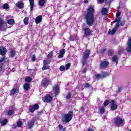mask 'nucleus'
<instances>
[{"mask_svg": "<svg viewBox=\"0 0 131 131\" xmlns=\"http://www.w3.org/2000/svg\"><path fill=\"white\" fill-rule=\"evenodd\" d=\"M6 54H7V48L4 47H0V55L1 56H6Z\"/></svg>", "mask_w": 131, "mask_h": 131, "instance_id": "nucleus-12", "label": "nucleus"}, {"mask_svg": "<svg viewBox=\"0 0 131 131\" xmlns=\"http://www.w3.org/2000/svg\"><path fill=\"white\" fill-rule=\"evenodd\" d=\"M121 15V12L118 11V13L116 14V17H119Z\"/></svg>", "mask_w": 131, "mask_h": 131, "instance_id": "nucleus-58", "label": "nucleus"}, {"mask_svg": "<svg viewBox=\"0 0 131 131\" xmlns=\"http://www.w3.org/2000/svg\"><path fill=\"white\" fill-rule=\"evenodd\" d=\"M124 24H125V20H123L122 21H121L120 24L121 26H123V25H124Z\"/></svg>", "mask_w": 131, "mask_h": 131, "instance_id": "nucleus-54", "label": "nucleus"}, {"mask_svg": "<svg viewBox=\"0 0 131 131\" xmlns=\"http://www.w3.org/2000/svg\"><path fill=\"white\" fill-rule=\"evenodd\" d=\"M19 93V89L13 88L11 90V92L10 93V96H14L16 94Z\"/></svg>", "mask_w": 131, "mask_h": 131, "instance_id": "nucleus-17", "label": "nucleus"}, {"mask_svg": "<svg viewBox=\"0 0 131 131\" xmlns=\"http://www.w3.org/2000/svg\"><path fill=\"white\" fill-rule=\"evenodd\" d=\"M99 112L101 114H104V113H105V107L102 106L99 108Z\"/></svg>", "mask_w": 131, "mask_h": 131, "instance_id": "nucleus-36", "label": "nucleus"}, {"mask_svg": "<svg viewBox=\"0 0 131 131\" xmlns=\"http://www.w3.org/2000/svg\"><path fill=\"white\" fill-rule=\"evenodd\" d=\"M66 68H65V66H61L59 68V70L60 71H65V70H66Z\"/></svg>", "mask_w": 131, "mask_h": 131, "instance_id": "nucleus-45", "label": "nucleus"}, {"mask_svg": "<svg viewBox=\"0 0 131 131\" xmlns=\"http://www.w3.org/2000/svg\"><path fill=\"white\" fill-rule=\"evenodd\" d=\"M122 90V87L119 86L118 87V93H120Z\"/></svg>", "mask_w": 131, "mask_h": 131, "instance_id": "nucleus-56", "label": "nucleus"}, {"mask_svg": "<svg viewBox=\"0 0 131 131\" xmlns=\"http://www.w3.org/2000/svg\"><path fill=\"white\" fill-rule=\"evenodd\" d=\"M116 30H117L116 29V28L113 29L112 31H111V29H110L108 31V34H112V35H113L115 34V32H116Z\"/></svg>", "mask_w": 131, "mask_h": 131, "instance_id": "nucleus-25", "label": "nucleus"}, {"mask_svg": "<svg viewBox=\"0 0 131 131\" xmlns=\"http://www.w3.org/2000/svg\"><path fill=\"white\" fill-rule=\"evenodd\" d=\"M53 92H54L55 96H58L60 94V86L58 84H56L53 88Z\"/></svg>", "mask_w": 131, "mask_h": 131, "instance_id": "nucleus-10", "label": "nucleus"}, {"mask_svg": "<svg viewBox=\"0 0 131 131\" xmlns=\"http://www.w3.org/2000/svg\"><path fill=\"white\" fill-rule=\"evenodd\" d=\"M86 71H88V69H86V68H84L83 69L82 73L84 74L86 73Z\"/></svg>", "mask_w": 131, "mask_h": 131, "instance_id": "nucleus-53", "label": "nucleus"}, {"mask_svg": "<svg viewBox=\"0 0 131 131\" xmlns=\"http://www.w3.org/2000/svg\"><path fill=\"white\" fill-rule=\"evenodd\" d=\"M111 2H112V0H105V5L110 6V4H111Z\"/></svg>", "mask_w": 131, "mask_h": 131, "instance_id": "nucleus-48", "label": "nucleus"}, {"mask_svg": "<svg viewBox=\"0 0 131 131\" xmlns=\"http://www.w3.org/2000/svg\"><path fill=\"white\" fill-rule=\"evenodd\" d=\"M109 104H110V101L109 100H105V101L103 103V105L105 106H108V105H109Z\"/></svg>", "mask_w": 131, "mask_h": 131, "instance_id": "nucleus-39", "label": "nucleus"}, {"mask_svg": "<svg viewBox=\"0 0 131 131\" xmlns=\"http://www.w3.org/2000/svg\"><path fill=\"white\" fill-rule=\"evenodd\" d=\"M73 117V111H71L68 112V114H65L63 115L62 122H65V123H68L72 120Z\"/></svg>", "mask_w": 131, "mask_h": 131, "instance_id": "nucleus-3", "label": "nucleus"}, {"mask_svg": "<svg viewBox=\"0 0 131 131\" xmlns=\"http://www.w3.org/2000/svg\"><path fill=\"white\" fill-rule=\"evenodd\" d=\"M31 58L32 62H35V60H36L35 54L31 55Z\"/></svg>", "mask_w": 131, "mask_h": 131, "instance_id": "nucleus-40", "label": "nucleus"}, {"mask_svg": "<svg viewBox=\"0 0 131 131\" xmlns=\"http://www.w3.org/2000/svg\"><path fill=\"white\" fill-rule=\"evenodd\" d=\"M126 51L128 53H131V38L128 39Z\"/></svg>", "mask_w": 131, "mask_h": 131, "instance_id": "nucleus-15", "label": "nucleus"}, {"mask_svg": "<svg viewBox=\"0 0 131 131\" xmlns=\"http://www.w3.org/2000/svg\"><path fill=\"white\" fill-rule=\"evenodd\" d=\"M96 78L97 80H99V79H102L103 78L102 77V74H97L95 75Z\"/></svg>", "mask_w": 131, "mask_h": 131, "instance_id": "nucleus-33", "label": "nucleus"}, {"mask_svg": "<svg viewBox=\"0 0 131 131\" xmlns=\"http://www.w3.org/2000/svg\"><path fill=\"white\" fill-rule=\"evenodd\" d=\"M66 53V50L65 49H61L59 52L60 54H61L62 55H64Z\"/></svg>", "mask_w": 131, "mask_h": 131, "instance_id": "nucleus-52", "label": "nucleus"}, {"mask_svg": "<svg viewBox=\"0 0 131 131\" xmlns=\"http://www.w3.org/2000/svg\"><path fill=\"white\" fill-rule=\"evenodd\" d=\"M84 4H88L89 3V1L85 0L84 1Z\"/></svg>", "mask_w": 131, "mask_h": 131, "instance_id": "nucleus-63", "label": "nucleus"}, {"mask_svg": "<svg viewBox=\"0 0 131 131\" xmlns=\"http://www.w3.org/2000/svg\"><path fill=\"white\" fill-rule=\"evenodd\" d=\"M70 66H71V63H68L66 65V70H68L70 69Z\"/></svg>", "mask_w": 131, "mask_h": 131, "instance_id": "nucleus-44", "label": "nucleus"}, {"mask_svg": "<svg viewBox=\"0 0 131 131\" xmlns=\"http://www.w3.org/2000/svg\"><path fill=\"white\" fill-rule=\"evenodd\" d=\"M102 15H107L108 14V9L106 8H103L102 10Z\"/></svg>", "mask_w": 131, "mask_h": 131, "instance_id": "nucleus-28", "label": "nucleus"}, {"mask_svg": "<svg viewBox=\"0 0 131 131\" xmlns=\"http://www.w3.org/2000/svg\"><path fill=\"white\" fill-rule=\"evenodd\" d=\"M118 108V105L115 103L114 100H111V110L112 111H115Z\"/></svg>", "mask_w": 131, "mask_h": 131, "instance_id": "nucleus-8", "label": "nucleus"}, {"mask_svg": "<svg viewBox=\"0 0 131 131\" xmlns=\"http://www.w3.org/2000/svg\"><path fill=\"white\" fill-rule=\"evenodd\" d=\"M24 89L25 91H29L30 90V83H25L24 84Z\"/></svg>", "mask_w": 131, "mask_h": 131, "instance_id": "nucleus-24", "label": "nucleus"}, {"mask_svg": "<svg viewBox=\"0 0 131 131\" xmlns=\"http://www.w3.org/2000/svg\"><path fill=\"white\" fill-rule=\"evenodd\" d=\"M113 62H115L116 64H118V57L117 55H115L112 58Z\"/></svg>", "mask_w": 131, "mask_h": 131, "instance_id": "nucleus-26", "label": "nucleus"}, {"mask_svg": "<svg viewBox=\"0 0 131 131\" xmlns=\"http://www.w3.org/2000/svg\"><path fill=\"white\" fill-rule=\"evenodd\" d=\"M49 84H50V79L48 78L44 79L41 81V85L43 86V88H45L46 89V88H48L49 86Z\"/></svg>", "mask_w": 131, "mask_h": 131, "instance_id": "nucleus-9", "label": "nucleus"}, {"mask_svg": "<svg viewBox=\"0 0 131 131\" xmlns=\"http://www.w3.org/2000/svg\"><path fill=\"white\" fill-rule=\"evenodd\" d=\"M32 81V78L30 77H27L25 79V82L29 83V82H31Z\"/></svg>", "mask_w": 131, "mask_h": 131, "instance_id": "nucleus-32", "label": "nucleus"}, {"mask_svg": "<svg viewBox=\"0 0 131 131\" xmlns=\"http://www.w3.org/2000/svg\"><path fill=\"white\" fill-rule=\"evenodd\" d=\"M95 9L94 7L90 6L87 10V12L84 15V19L88 26H93L95 22Z\"/></svg>", "mask_w": 131, "mask_h": 131, "instance_id": "nucleus-1", "label": "nucleus"}, {"mask_svg": "<svg viewBox=\"0 0 131 131\" xmlns=\"http://www.w3.org/2000/svg\"><path fill=\"white\" fill-rule=\"evenodd\" d=\"M22 125H23V123H22L21 121H19L17 123V126L18 127H21V126H22Z\"/></svg>", "mask_w": 131, "mask_h": 131, "instance_id": "nucleus-42", "label": "nucleus"}, {"mask_svg": "<svg viewBox=\"0 0 131 131\" xmlns=\"http://www.w3.org/2000/svg\"><path fill=\"white\" fill-rule=\"evenodd\" d=\"M3 8L5 10H8L9 9V4H5L3 5Z\"/></svg>", "mask_w": 131, "mask_h": 131, "instance_id": "nucleus-43", "label": "nucleus"}, {"mask_svg": "<svg viewBox=\"0 0 131 131\" xmlns=\"http://www.w3.org/2000/svg\"><path fill=\"white\" fill-rule=\"evenodd\" d=\"M9 55L10 58H14V57L16 56V51H15V49H10Z\"/></svg>", "mask_w": 131, "mask_h": 131, "instance_id": "nucleus-14", "label": "nucleus"}, {"mask_svg": "<svg viewBox=\"0 0 131 131\" xmlns=\"http://www.w3.org/2000/svg\"><path fill=\"white\" fill-rule=\"evenodd\" d=\"M17 7L18 9H23L24 8V4L22 2L17 3Z\"/></svg>", "mask_w": 131, "mask_h": 131, "instance_id": "nucleus-27", "label": "nucleus"}, {"mask_svg": "<svg viewBox=\"0 0 131 131\" xmlns=\"http://www.w3.org/2000/svg\"><path fill=\"white\" fill-rule=\"evenodd\" d=\"M34 120H31L28 122V126L29 129H31L34 126Z\"/></svg>", "mask_w": 131, "mask_h": 131, "instance_id": "nucleus-16", "label": "nucleus"}, {"mask_svg": "<svg viewBox=\"0 0 131 131\" xmlns=\"http://www.w3.org/2000/svg\"><path fill=\"white\" fill-rule=\"evenodd\" d=\"M123 122H124V119H123L121 117L119 116H117L114 118V123L116 126L119 127L121 125H123Z\"/></svg>", "mask_w": 131, "mask_h": 131, "instance_id": "nucleus-4", "label": "nucleus"}, {"mask_svg": "<svg viewBox=\"0 0 131 131\" xmlns=\"http://www.w3.org/2000/svg\"><path fill=\"white\" fill-rule=\"evenodd\" d=\"M58 127L59 129H60V130H62V129H63V125L61 124H59V125L58 126Z\"/></svg>", "mask_w": 131, "mask_h": 131, "instance_id": "nucleus-59", "label": "nucleus"}, {"mask_svg": "<svg viewBox=\"0 0 131 131\" xmlns=\"http://www.w3.org/2000/svg\"><path fill=\"white\" fill-rule=\"evenodd\" d=\"M87 131H95V130H94V129H93V128L89 127V128H88Z\"/></svg>", "mask_w": 131, "mask_h": 131, "instance_id": "nucleus-60", "label": "nucleus"}, {"mask_svg": "<svg viewBox=\"0 0 131 131\" xmlns=\"http://www.w3.org/2000/svg\"><path fill=\"white\" fill-rule=\"evenodd\" d=\"M106 51H107V48H104L103 49H100L99 50V54H100V55H102V54H104Z\"/></svg>", "mask_w": 131, "mask_h": 131, "instance_id": "nucleus-38", "label": "nucleus"}, {"mask_svg": "<svg viewBox=\"0 0 131 131\" xmlns=\"http://www.w3.org/2000/svg\"><path fill=\"white\" fill-rule=\"evenodd\" d=\"M109 66V61L108 60L102 61L99 66V69H105Z\"/></svg>", "mask_w": 131, "mask_h": 131, "instance_id": "nucleus-6", "label": "nucleus"}, {"mask_svg": "<svg viewBox=\"0 0 131 131\" xmlns=\"http://www.w3.org/2000/svg\"><path fill=\"white\" fill-rule=\"evenodd\" d=\"M104 0H98V3H100V4H103L104 3Z\"/></svg>", "mask_w": 131, "mask_h": 131, "instance_id": "nucleus-62", "label": "nucleus"}, {"mask_svg": "<svg viewBox=\"0 0 131 131\" xmlns=\"http://www.w3.org/2000/svg\"><path fill=\"white\" fill-rule=\"evenodd\" d=\"M124 53V50H123V48L121 46H119L118 49V54L119 55H122Z\"/></svg>", "mask_w": 131, "mask_h": 131, "instance_id": "nucleus-21", "label": "nucleus"}, {"mask_svg": "<svg viewBox=\"0 0 131 131\" xmlns=\"http://www.w3.org/2000/svg\"><path fill=\"white\" fill-rule=\"evenodd\" d=\"M83 31H84V34L86 36H90L92 33V31H91V29L89 28L86 27L83 29Z\"/></svg>", "mask_w": 131, "mask_h": 131, "instance_id": "nucleus-13", "label": "nucleus"}, {"mask_svg": "<svg viewBox=\"0 0 131 131\" xmlns=\"http://www.w3.org/2000/svg\"><path fill=\"white\" fill-rule=\"evenodd\" d=\"M7 23L9 24V25H14V24H15V20H14L13 19H8Z\"/></svg>", "mask_w": 131, "mask_h": 131, "instance_id": "nucleus-31", "label": "nucleus"}, {"mask_svg": "<svg viewBox=\"0 0 131 131\" xmlns=\"http://www.w3.org/2000/svg\"><path fill=\"white\" fill-rule=\"evenodd\" d=\"M0 123L2 126H5V125H7V123H8V119L5 118L2 121L0 119Z\"/></svg>", "mask_w": 131, "mask_h": 131, "instance_id": "nucleus-20", "label": "nucleus"}, {"mask_svg": "<svg viewBox=\"0 0 131 131\" xmlns=\"http://www.w3.org/2000/svg\"><path fill=\"white\" fill-rule=\"evenodd\" d=\"M42 20V16L41 15H39L37 16L35 19L36 24H39V23L41 22Z\"/></svg>", "mask_w": 131, "mask_h": 131, "instance_id": "nucleus-19", "label": "nucleus"}, {"mask_svg": "<svg viewBox=\"0 0 131 131\" xmlns=\"http://www.w3.org/2000/svg\"><path fill=\"white\" fill-rule=\"evenodd\" d=\"M6 24V23L3 19L2 17H0V30H2V28H4V25Z\"/></svg>", "mask_w": 131, "mask_h": 131, "instance_id": "nucleus-23", "label": "nucleus"}, {"mask_svg": "<svg viewBox=\"0 0 131 131\" xmlns=\"http://www.w3.org/2000/svg\"><path fill=\"white\" fill-rule=\"evenodd\" d=\"M64 57V54H62L61 53H59V55H58L59 59H62Z\"/></svg>", "mask_w": 131, "mask_h": 131, "instance_id": "nucleus-55", "label": "nucleus"}, {"mask_svg": "<svg viewBox=\"0 0 131 131\" xmlns=\"http://www.w3.org/2000/svg\"><path fill=\"white\" fill-rule=\"evenodd\" d=\"M2 71H5V66L4 64L0 66V72H2Z\"/></svg>", "mask_w": 131, "mask_h": 131, "instance_id": "nucleus-49", "label": "nucleus"}, {"mask_svg": "<svg viewBox=\"0 0 131 131\" xmlns=\"http://www.w3.org/2000/svg\"><path fill=\"white\" fill-rule=\"evenodd\" d=\"M118 27H119V23H117L116 24V26L114 28H116V30H117V29H118Z\"/></svg>", "mask_w": 131, "mask_h": 131, "instance_id": "nucleus-57", "label": "nucleus"}, {"mask_svg": "<svg viewBox=\"0 0 131 131\" xmlns=\"http://www.w3.org/2000/svg\"><path fill=\"white\" fill-rule=\"evenodd\" d=\"M14 113V111L12 110H10L8 112V115H9V116H11V115H13Z\"/></svg>", "mask_w": 131, "mask_h": 131, "instance_id": "nucleus-41", "label": "nucleus"}, {"mask_svg": "<svg viewBox=\"0 0 131 131\" xmlns=\"http://www.w3.org/2000/svg\"><path fill=\"white\" fill-rule=\"evenodd\" d=\"M45 4H46V1H45V0L39 1V6L42 7L43 6H45Z\"/></svg>", "mask_w": 131, "mask_h": 131, "instance_id": "nucleus-35", "label": "nucleus"}, {"mask_svg": "<svg viewBox=\"0 0 131 131\" xmlns=\"http://www.w3.org/2000/svg\"><path fill=\"white\" fill-rule=\"evenodd\" d=\"M90 55H91V50H90V49H86L85 51L83 52V56L81 60V63L83 66L88 64V59H89Z\"/></svg>", "mask_w": 131, "mask_h": 131, "instance_id": "nucleus-2", "label": "nucleus"}, {"mask_svg": "<svg viewBox=\"0 0 131 131\" xmlns=\"http://www.w3.org/2000/svg\"><path fill=\"white\" fill-rule=\"evenodd\" d=\"M113 54H114V51L113 50V49H110L107 52V55L110 57H112V56H113Z\"/></svg>", "mask_w": 131, "mask_h": 131, "instance_id": "nucleus-29", "label": "nucleus"}, {"mask_svg": "<svg viewBox=\"0 0 131 131\" xmlns=\"http://www.w3.org/2000/svg\"><path fill=\"white\" fill-rule=\"evenodd\" d=\"M76 38H77V35L73 34L70 37V40L71 41H74L76 40Z\"/></svg>", "mask_w": 131, "mask_h": 131, "instance_id": "nucleus-22", "label": "nucleus"}, {"mask_svg": "<svg viewBox=\"0 0 131 131\" xmlns=\"http://www.w3.org/2000/svg\"><path fill=\"white\" fill-rule=\"evenodd\" d=\"M120 20H121V18L120 17H117L115 18V20L113 21V23H116V22H120Z\"/></svg>", "mask_w": 131, "mask_h": 131, "instance_id": "nucleus-37", "label": "nucleus"}, {"mask_svg": "<svg viewBox=\"0 0 131 131\" xmlns=\"http://www.w3.org/2000/svg\"><path fill=\"white\" fill-rule=\"evenodd\" d=\"M24 23L25 25H28L29 23V18L28 17H25L24 19Z\"/></svg>", "mask_w": 131, "mask_h": 131, "instance_id": "nucleus-30", "label": "nucleus"}, {"mask_svg": "<svg viewBox=\"0 0 131 131\" xmlns=\"http://www.w3.org/2000/svg\"><path fill=\"white\" fill-rule=\"evenodd\" d=\"M39 108V105L38 104H35L33 105H30L29 106V111L31 113H33L35 110H37Z\"/></svg>", "mask_w": 131, "mask_h": 131, "instance_id": "nucleus-7", "label": "nucleus"}, {"mask_svg": "<svg viewBox=\"0 0 131 131\" xmlns=\"http://www.w3.org/2000/svg\"><path fill=\"white\" fill-rule=\"evenodd\" d=\"M30 3V12L33 11V8H34V0H29Z\"/></svg>", "mask_w": 131, "mask_h": 131, "instance_id": "nucleus-18", "label": "nucleus"}, {"mask_svg": "<svg viewBox=\"0 0 131 131\" xmlns=\"http://www.w3.org/2000/svg\"><path fill=\"white\" fill-rule=\"evenodd\" d=\"M53 101V97L51 96V95H47L45 97V99L43 100L44 103H51Z\"/></svg>", "mask_w": 131, "mask_h": 131, "instance_id": "nucleus-11", "label": "nucleus"}, {"mask_svg": "<svg viewBox=\"0 0 131 131\" xmlns=\"http://www.w3.org/2000/svg\"><path fill=\"white\" fill-rule=\"evenodd\" d=\"M91 87H92V85H91V84L89 83H86L85 84V88H86V89H88L89 88H91Z\"/></svg>", "mask_w": 131, "mask_h": 131, "instance_id": "nucleus-51", "label": "nucleus"}, {"mask_svg": "<svg viewBox=\"0 0 131 131\" xmlns=\"http://www.w3.org/2000/svg\"><path fill=\"white\" fill-rule=\"evenodd\" d=\"M101 76L102 78H105V77H107V76H109V74L107 72H103Z\"/></svg>", "mask_w": 131, "mask_h": 131, "instance_id": "nucleus-34", "label": "nucleus"}, {"mask_svg": "<svg viewBox=\"0 0 131 131\" xmlns=\"http://www.w3.org/2000/svg\"><path fill=\"white\" fill-rule=\"evenodd\" d=\"M80 110L81 111H84V107L81 106V107H80Z\"/></svg>", "mask_w": 131, "mask_h": 131, "instance_id": "nucleus-61", "label": "nucleus"}, {"mask_svg": "<svg viewBox=\"0 0 131 131\" xmlns=\"http://www.w3.org/2000/svg\"><path fill=\"white\" fill-rule=\"evenodd\" d=\"M128 131H131V129H130V130L129 129V130H128Z\"/></svg>", "mask_w": 131, "mask_h": 131, "instance_id": "nucleus-64", "label": "nucleus"}, {"mask_svg": "<svg viewBox=\"0 0 131 131\" xmlns=\"http://www.w3.org/2000/svg\"><path fill=\"white\" fill-rule=\"evenodd\" d=\"M53 55V52H50L48 55H47V58L51 59L52 58V56Z\"/></svg>", "mask_w": 131, "mask_h": 131, "instance_id": "nucleus-47", "label": "nucleus"}, {"mask_svg": "<svg viewBox=\"0 0 131 131\" xmlns=\"http://www.w3.org/2000/svg\"><path fill=\"white\" fill-rule=\"evenodd\" d=\"M5 59V56H0V63L4 62Z\"/></svg>", "mask_w": 131, "mask_h": 131, "instance_id": "nucleus-50", "label": "nucleus"}, {"mask_svg": "<svg viewBox=\"0 0 131 131\" xmlns=\"http://www.w3.org/2000/svg\"><path fill=\"white\" fill-rule=\"evenodd\" d=\"M67 99H71V92H68L66 96Z\"/></svg>", "mask_w": 131, "mask_h": 131, "instance_id": "nucleus-46", "label": "nucleus"}, {"mask_svg": "<svg viewBox=\"0 0 131 131\" xmlns=\"http://www.w3.org/2000/svg\"><path fill=\"white\" fill-rule=\"evenodd\" d=\"M48 64H51V61L45 59L43 61V67H42V70L43 71L51 69V67H50Z\"/></svg>", "mask_w": 131, "mask_h": 131, "instance_id": "nucleus-5", "label": "nucleus"}]
</instances>
